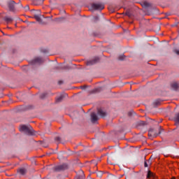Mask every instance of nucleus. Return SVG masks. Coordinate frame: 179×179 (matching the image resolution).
<instances>
[{
	"label": "nucleus",
	"mask_w": 179,
	"mask_h": 179,
	"mask_svg": "<svg viewBox=\"0 0 179 179\" xmlns=\"http://www.w3.org/2000/svg\"><path fill=\"white\" fill-rule=\"evenodd\" d=\"M19 129L20 132H24L25 135H34V130H33V127H31L30 124H22L20 126Z\"/></svg>",
	"instance_id": "1"
},
{
	"label": "nucleus",
	"mask_w": 179,
	"mask_h": 179,
	"mask_svg": "<svg viewBox=\"0 0 179 179\" xmlns=\"http://www.w3.org/2000/svg\"><path fill=\"white\" fill-rule=\"evenodd\" d=\"M16 3H15V1L11 0L8 2V8L10 12H14L16 8H22L23 6L22 3H18L17 6H15Z\"/></svg>",
	"instance_id": "2"
},
{
	"label": "nucleus",
	"mask_w": 179,
	"mask_h": 179,
	"mask_svg": "<svg viewBox=\"0 0 179 179\" xmlns=\"http://www.w3.org/2000/svg\"><path fill=\"white\" fill-rule=\"evenodd\" d=\"M159 132L156 133V130L155 129H150L148 131V136H153V138H156V136H159L162 134V131L163 129H158Z\"/></svg>",
	"instance_id": "3"
},
{
	"label": "nucleus",
	"mask_w": 179,
	"mask_h": 179,
	"mask_svg": "<svg viewBox=\"0 0 179 179\" xmlns=\"http://www.w3.org/2000/svg\"><path fill=\"white\" fill-rule=\"evenodd\" d=\"M92 9L94 10H103L104 9V4L103 3H92Z\"/></svg>",
	"instance_id": "4"
},
{
	"label": "nucleus",
	"mask_w": 179,
	"mask_h": 179,
	"mask_svg": "<svg viewBox=\"0 0 179 179\" xmlns=\"http://www.w3.org/2000/svg\"><path fill=\"white\" fill-rule=\"evenodd\" d=\"M66 169H68V165L66 164L55 166V171H64V170H66Z\"/></svg>",
	"instance_id": "5"
},
{
	"label": "nucleus",
	"mask_w": 179,
	"mask_h": 179,
	"mask_svg": "<svg viewBox=\"0 0 179 179\" xmlns=\"http://www.w3.org/2000/svg\"><path fill=\"white\" fill-rule=\"evenodd\" d=\"M140 5L144 8V9H152V3L145 1H141Z\"/></svg>",
	"instance_id": "6"
},
{
	"label": "nucleus",
	"mask_w": 179,
	"mask_h": 179,
	"mask_svg": "<svg viewBox=\"0 0 179 179\" xmlns=\"http://www.w3.org/2000/svg\"><path fill=\"white\" fill-rule=\"evenodd\" d=\"M97 121H99V117L97 116V114H96V113H92L91 122H92V124H96Z\"/></svg>",
	"instance_id": "7"
},
{
	"label": "nucleus",
	"mask_w": 179,
	"mask_h": 179,
	"mask_svg": "<svg viewBox=\"0 0 179 179\" xmlns=\"http://www.w3.org/2000/svg\"><path fill=\"white\" fill-rule=\"evenodd\" d=\"M43 62H44V60L41 57H36L31 61L32 65H36V64H43Z\"/></svg>",
	"instance_id": "8"
},
{
	"label": "nucleus",
	"mask_w": 179,
	"mask_h": 179,
	"mask_svg": "<svg viewBox=\"0 0 179 179\" xmlns=\"http://www.w3.org/2000/svg\"><path fill=\"white\" fill-rule=\"evenodd\" d=\"M34 17L38 22V23H40V24H44V22H43V20L41 19V17H44V15L36 14Z\"/></svg>",
	"instance_id": "9"
},
{
	"label": "nucleus",
	"mask_w": 179,
	"mask_h": 179,
	"mask_svg": "<svg viewBox=\"0 0 179 179\" xmlns=\"http://www.w3.org/2000/svg\"><path fill=\"white\" fill-rule=\"evenodd\" d=\"M97 62H99V57H95L94 59L88 61L87 65H94V64H97Z\"/></svg>",
	"instance_id": "10"
},
{
	"label": "nucleus",
	"mask_w": 179,
	"mask_h": 179,
	"mask_svg": "<svg viewBox=\"0 0 179 179\" xmlns=\"http://www.w3.org/2000/svg\"><path fill=\"white\" fill-rule=\"evenodd\" d=\"M98 115H100L102 118L107 116V112L103 109H98Z\"/></svg>",
	"instance_id": "11"
},
{
	"label": "nucleus",
	"mask_w": 179,
	"mask_h": 179,
	"mask_svg": "<svg viewBox=\"0 0 179 179\" xmlns=\"http://www.w3.org/2000/svg\"><path fill=\"white\" fill-rule=\"evenodd\" d=\"M85 173L83 171H80L79 173L76 176V179H85Z\"/></svg>",
	"instance_id": "12"
},
{
	"label": "nucleus",
	"mask_w": 179,
	"mask_h": 179,
	"mask_svg": "<svg viewBox=\"0 0 179 179\" xmlns=\"http://www.w3.org/2000/svg\"><path fill=\"white\" fill-rule=\"evenodd\" d=\"M173 121H175V125H176V127H178V125H179V113H176L175 115Z\"/></svg>",
	"instance_id": "13"
},
{
	"label": "nucleus",
	"mask_w": 179,
	"mask_h": 179,
	"mask_svg": "<svg viewBox=\"0 0 179 179\" xmlns=\"http://www.w3.org/2000/svg\"><path fill=\"white\" fill-rule=\"evenodd\" d=\"M171 87L173 90H179V84L178 83H173L171 84Z\"/></svg>",
	"instance_id": "14"
},
{
	"label": "nucleus",
	"mask_w": 179,
	"mask_h": 179,
	"mask_svg": "<svg viewBox=\"0 0 179 179\" xmlns=\"http://www.w3.org/2000/svg\"><path fill=\"white\" fill-rule=\"evenodd\" d=\"M147 178H155V173L150 171H148Z\"/></svg>",
	"instance_id": "15"
},
{
	"label": "nucleus",
	"mask_w": 179,
	"mask_h": 179,
	"mask_svg": "<svg viewBox=\"0 0 179 179\" xmlns=\"http://www.w3.org/2000/svg\"><path fill=\"white\" fill-rule=\"evenodd\" d=\"M64 97H65V95H60L57 98H56V103H61L62 100H64Z\"/></svg>",
	"instance_id": "16"
},
{
	"label": "nucleus",
	"mask_w": 179,
	"mask_h": 179,
	"mask_svg": "<svg viewBox=\"0 0 179 179\" xmlns=\"http://www.w3.org/2000/svg\"><path fill=\"white\" fill-rule=\"evenodd\" d=\"M138 127H145V125H148V122L145 121H139L138 122Z\"/></svg>",
	"instance_id": "17"
},
{
	"label": "nucleus",
	"mask_w": 179,
	"mask_h": 179,
	"mask_svg": "<svg viewBox=\"0 0 179 179\" xmlns=\"http://www.w3.org/2000/svg\"><path fill=\"white\" fill-rule=\"evenodd\" d=\"M4 20L7 22V23H10V22H13V18H12V17H4Z\"/></svg>",
	"instance_id": "18"
},
{
	"label": "nucleus",
	"mask_w": 179,
	"mask_h": 179,
	"mask_svg": "<svg viewBox=\"0 0 179 179\" xmlns=\"http://www.w3.org/2000/svg\"><path fill=\"white\" fill-rule=\"evenodd\" d=\"M19 172H20V174H21L22 176H24V174L27 173V171L26 170V169L22 168L20 169Z\"/></svg>",
	"instance_id": "19"
},
{
	"label": "nucleus",
	"mask_w": 179,
	"mask_h": 179,
	"mask_svg": "<svg viewBox=\"0 0 179 179\" xmlns=\"http://www.w3.org/2000/svg\"><path fill=\"white\" fill-rule=\"evenodd\" d=\"M55 142H57V143H61V137L59 136H56L55 138Z\"/></svg>",
	"instance_id": "20"
},
{
	"label": "nucleus",
	"mask_w": 179,
	"mask_h": 179,
	"mask_svg": "<svg viewBox=\"0 0 179 179\" xmlns=\"http://www.w3.org/2000/svg\"><path fill=\"white\" fill-rule=\"evenodd\" d=\"M125 15H126V16H128L129 17H132V13H131V12H129V11H127L125 13Z\"/></svg>",
	"instance_id": "21"
},
{
	"label": "nucleus",
	"mask_w": 179,
	"mask_h": 179,
	"mask_svg": "<svg viewBox=\"0 0 179 179\" xmlns=\"http://www.w3.org/2000/svg\"><path fill=\"white\" fill-rule=\"evenodd\" d=\"M24 9L25 12H27L28 10H30V7L29 6V5H27L24 7Z\"/></svg>",
	"instance_id": "22"
},
{
	"label": "nucleus",
	"mask_w": 179,
	"mask_h": 179,
	"mask_svg": "<svg viewBox=\"0 0 179 179\" xmlns=\"http://www.w3.org/2000/svg\"><path fill=\"white\" fill-rule=\"evenodd\" d=\"M124 58H125L124 55H121V56H119L118 59L120 61H124Z\"/></svg>",
	"instance_id": "23"
},
{
	"label": "nucleus",
	"mask_w": 179,
	"mask_h": 179,
	"mask_svg": "<svg viewBox=\"0 0 179 179\" xmlns=\"http://www.w3.org/2000/svg\"><path fill=\"white\" fill-rule=\"evenodd\" d=\"M47 96V93H43L40 95L41 99H44V97Z\"/></svg>",
	"instance_id": "24"
},
{
	"label": "nucleus",
	"mask_w": 179,
	"mask_h": 179,
	"mask_svg": "<svg viewBox=\"0 0 179 179\" xmlns=\"http://www.w3.org/2000/svg\"><path fill=\"white\" fill-rule=\"evenodd\" d=\"M96 176L99 177V178H101V177H103V173L99 172V173L96 174Z\"/></svg>",
	"instance_id": "25"
},
{
	"label": "nucleus",
	"mask_w": 179,
	"mask_h": 179,
	"mask_svg": "<svg viewBox=\"0 0 179 179\" xmlns=\"http://www.w3.org/2000/svg\"><path fill=\"white\" fill-rule=\"evenodd\" d=\"M65 18L61 17V18H57L56 22H61V20H64Z\"/></svg>",
	"instance_id": "26"
},
{
	"label": "nucleus",
	"mask_w": 179,
	"mask_h": 179,
	"mask_svg": "<svg viewBox=\"0 0 179 179\" xmlns=\"http://www.w3.org/2000/svg\"><path fill=\"white\" fill-rule=\"evenodd\" d=\"M174 52L177 55H179V50H175Z\"/></svg>",
	"instance_id": "27"
},
{
	"label": "nucleus",
	"mask_w": 179,
	"mask_h": 179,
	"mask_svg": "<svg viewBox=\"0 0 179 179\" xmlns=\"http://www.w3.org/2000/svg\"><path fill=\"white\" fill-rule=\"evenodd\" d=\"M148 163L150 166L152 164V161L150 159H148Z\"/></svg>",
	"instance_id": "28"
},
{
	"label": "nucleus",
	"mask_w": 179,
	"mask_h": 179,
	"mask_svg": "<svg viewBox=\"0 0 179 179\" xmlns=\"http://www.w3.org/2000/svg\"><path fill=\"white\" fill-rule=\"evenodd\" d=\"M94 20L95 22H97V20H99V17L98 16L94 17Z\"/></svg>",
	"instance_id": "29"
},
{
	"label": "nucleus",
	"mask_w": 179,
	"mask_h": 179,
	"mask_svg": "<svg viewBox=\"0 0 179 179\" xmlns=\"http://www.w3.org/2000/svg\"><path fill=\"white\" fill-rule=\"evenodd\" d=\"M148 162H145V163H144V167H148Z\"/></svg>",
	"instance_id": "30"
},
{
	"label": "nucleus",
	"mask_w": 179,
	"mask_h": 179,
	"mask_svg": "<svg viewBox=\"0 0 179 179\" xmlns=\"http://www.w3.org/2000/svg\"><path fill=\"white\" fill-rule=\"evenodd\" d=\"M150 159L151 162H152V160H153V158L152 157V156L150 157Z\"/></svg>",
	"instance_id": "31"
},
{
	"label": "nucleus",
	"mask_w": 179,
	"mask_h": 179,
	"mask_svg": "<svg viewBox=\"0 0 179 179\" xmlns=\"http://www.w3.org/2000/svg\"><path fill=\"white\" fill-rule=\"evenodd\" d=\"M155 103L156 104H159V101H155Z\"/></svg>",
	"instance_id": "32"
},
{
	"label": "nucleus",
	"mask_w": 179,
	"mask_h": 179,
	"mask_svg": "<svg viewBox=\"0 0 179 179\" xmlns=\"http://www.w3.org/2000/svg\"><path fill=\"white\" fill-rule=\"evenodd\" d=\"M59 85H61V83H62V82L60 81V82H59Z\"/></svg>",
	"instance_id": "33"
},
{
	"label": "nucleus",
	"mask_w": 179,
	"mask_h": 179,
	"mask_svg": "<svg viewBox=\"0 0 179 179\" xmlns=\"http://www.w3.org/2000/svg\"><path fill=\"white\" fill-rule=\"evenodd\" d=\"M34 5H38V3H34Z\"/></svg>",
	"instance_id": "34"
},
{
	"label": "nucleus",
	"mask_w": 179,
	"mask_h": 179,
	"mask_svg": "<svg viewBox=\"0 0 179 179\" xmlns=\"http://www.w3.org/2000/svg\"><path fill=\"white\" fill-rule=\"evenodd\" d=\"M60 69H64V68H62V67H60Z\"/></svg>",
	"instance_id": "35"
},
{
	"label": "nucleus",
	"mask_w": 179,
	"mask_h": 179,
	"mask_svg": "<svg viewBox=\"0 0 179 179\" xmlns=\"http://www.w3.org/2000/svg\"><path fill=\"white\" fill-rule=\"evenodd\" d=\"M171 179H176V178L173 177V178H171Z\"/></svg>",
	"instance_id": "36"
},
{
	"label": "nucleus",
	"mask_w": 179,
	"mask_h": 179,
	"mask_svg": "<svg viewBox=\"0 0 179 179\" xmlns=\"http://www.w3.org/2000/svg\"><path fill=\"white\" fill-rule=\"evenodd\" d=\"M148 15H150V13H148Z\"/></svg>",
	"instance_id": "37"
}]
</instances>
